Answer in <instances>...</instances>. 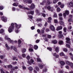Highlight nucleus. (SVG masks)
<instances>
[{
    "label": "nucleus",
    "mask_w": 73,
    "mask_h": 73,
    "mask_svg": "<svg viewBox=\"0 0 73 73\" xmlns=\"http://www.w3.org/2000/svg\"><path fill=\"white\" fill-rule=\"evenodd\" d=\"M22 53H25V52H26V49H23L22 50Z\"/></svg>",
    "instance_id": "nucleus-31"
},
{
    "label": "nucleus",
    "mask_w": 73,
    "mask_h": 73,
    "mask_svg": "<svg viewBox=\"0 0 73 73\" xmlns=\"http://www.w3.org/2000/svg\"><path fill=\"white\" fill-rule=\"evenodd\" d=\"M28 2L29 4H31L32 3V0H24V1L25 2H27L28 1Z\"/></svg>",
    "instance_id": "nucleus-10"
},
{
    "label": "nucleus",
    "mask_w": 73,
    "mask_h": 73,
    "mask_svg": "<svg viewBox=\"0 0 73 73\" xmlns=\"http://www.w3.org/2000/svg\"><path fill=\"white\" fill-rule=\"evenodd\" d=\"M31 29H32V30H33V29H35V27H32L31 28Z\"/></svg>",
    "instance_id": "nucleus-60"
},
{
    "label": "nucleus",
    "mask_w": 73,
    "mask_h": 73,
    "mask_svg": "<svg viewBox=\"0 0 73 73\" xmlns=\"http://www.w3.org/2000/svg\"><path fill=\"white\" fill-rule=\"evenodd\" d=\"M62 26H58L56 28V31H60V30H61L62 29Z\"/></svg>",
    "instance_id": "nucleus-7"
},
{
    "label": "nucleus",
    "mask_w": 73,
    "mask_h": 73,
    "mask_svg": "<svg viewBox=\"0 0 73 73\" xmlns=\"http://www.w3.org/2000/svg\"><path fill=\"white\" fill-rule=\"evenodd\" d=\"M68 21L69 22H72V20L71 19H68Z\"/></svg>",
    "instance_id": "nucleus-53"
},
{
    "label": "nucleus",
    "mask_w": 73,
    "mask_h": 73,
    "mask_svg": "<svg viewBox=\"0 0 73 73\" xmlns=\"http://www.w3.org/2000/svg\"><path fill=\"white\" fill-rule=\"evenodd\" d=\"M0 9L1 10L3 9V7L2 6H0Z\"/></svg>",
    "instance_id": "nucleus-49"
},
{
    "label": "nucleus",
    "mask_w": 73,
    "mask_h": 73,
    "mask_svg": "<svg viewBox=\"0 0 73 73\" xmlns=\"http://www.w3.org/2000/svg\"><path fill=\"white\" fill-rule=\"evenodd\" d=\"M61 11V9L60 7H58L57 9V12H60Z\"/></svg>",
    "instance_id": "nucleus-27"
},
{
    "label": "nucleus",
    "mask_w": 73,
    "mask_h": 73,
    "mask_svg": "<svg viewBox=\"0 0 73 73\" xmlns=\"http://www.w3.org/2000/svg\"><path fill=\"white\" fill-rule=\"evenodd\" d=\"M55 51L56 52H59V48L56 47L55 48Z\"/></svg>",
    "instance_id": "nucleus-14"
},
{
    "label": "nucleus",
    "mask_w": 73,
    "mask_h": 73,
    "mask_svg": "<svg viewBox=\"0 0 73 73\" xmlns=\"http://www.w3.org/2000/svg\"><path fill=\"white\" fill-rule=\"evenodd\" d=\"M59 23L60 25H63V24H64V22L62 21H60Z\"/></svg>",
    "instance_id": "nucleus-25"
},
{
    "label": "nucleus",
    "mask_w": 73,
    "mask_h": 73,
    "mask_svg": "<svg viewBox=\"0 0 73 73\" xmlns=\"http://www.w3.org/2000/svg\"><path fill=\"white\" fill-rule=\"evenodd\" d=\"M66 46L67 47V48H69L70 47V45H69L68 44H66Z\"/></svg>",
    "instance_id": "nucleus-41"
},
{
    "label": "nucleus",
    "mask_w": 73,
    "mask_h": 73,
    "mask_svg": "<svg viewBox=\"0 0 73 73\" xmlns=\"http://www.w3.org/2000/svg\"><path fill=\"white\" fill-rule=\"evenodd\" d=\"M66 43L70 44V42H69V41H70V38H66Z\"/></svg>",
    "instance_id": "nucleus-9"
},
{
    "label": "nucleus",
    "mask_w": 73,
    "mask_h": 73,
    "mask_svg": "<svg viewBox=\"0 0 73 73\" xmlns=\"http://www.w3.org/2000/svg\"><path fill=\"white\" fill-rule=\"evenodd\" d=\"M21 42V40H18V44H20Z\"/></svg>",
    "instance_id": "nucleus-51"
},
{
    "label": "nucleus",
    "mask_w": 73,
    "mask_h": 73,
    "mask_svg": "<svg viewBox=\"0 0 73 73\" xmlns=\"http://www.w3.org/2000/svg\"><path fill=\"white\" fill-rule=\"evenodd\" d=\"M29 46H30L31 47H32V48H33V45H32V44H29Z\"/></svg>",
    "instance_id": "nucleus-59"
},
{
    "label": "nucleus",
    "mask_w": 73,
    "mask_h": 73,
    "mask_svg": "<svg viewBox=\"0 0 73 73\" xmlns=\"http://www.w3.org/2000/svg\"><path fill=\"white\" fill-rule=\"evenodd\" d=\"M5 46L6 47V49L7 50H9V49H10V48H9V47L8 46V44H6Z\"/></svg>",
    "instance_id": "nucleus-13"
},
{
    "label": "nucleus",
    "mask_w": 73,
    "mask_h": 73,
    "mask_svg": "<svg viewBox=\"0 0 73 73\" xmlns=\"http://www.w3.org/2000/svg\"><path fill=\"white\" fill-rule=\"evenodd\" d=\"M18 5H19L18 3H14L13 4V5L15 7H17V6H18Z\"/></svg>",
    "instance_id": "nucleus-19"
},
{
    "label": "nucleus",
    "mask_w": 73,
    "mask_h": 73,
    "mask_svg": "<svg viewBox=\"0 0 73 73\" xmlns=\"http://www.w3.org/2000/svg\"><path fill=\"white\" fill-rule=\"evenodd\" d=\"M5 39H7V40H8V41H10V43H12V44H13V40H11V39L10 38H8L7 36H6L5 37Z\"/></svg>",
    "instance_id": "nucleus-4"
},
{
    "label": "nucleus",
    "mask_w": 73,
    "mask_h": 73,
    "mask_svg": "<svg viewBox=\"0 0 73 73\" xmlns=\"http://www.w3.org/2000/svg\"><path fill=\"white\" fill-rule=\"evenodd\" d=\"M15 27L17 29H19V28H20L21 26V25L20 24H19V25L18 26L17 23H15Z\"/></svg>",
    "instance_id": "nucleus-5"
},
{
    "label": "nucleus",
    "mask_w": 73,
    "mask_h": 73,
    "mask_svg": "<svg viewBox=\"0 0 73 73\" xmlns=\"http://www.w3.org/2000/svg\"><path fill=\"white\" fill-rule=\"evenodd\" d=\"M60 63L62 65H65V62L62 61H60Z\"/></svg>",
    "instance_id": "nucleus-21"
},
{
    "label": "nucleus",
    "mask_w": 73,
    "mask_h": 73,
    "mask_svg": "<svg viewBox=\"0 0 73 73\" xmlns=\"http://www.w3.org/2000/svg\"><path fill=\"white\" fill-rule=\"evenodd\" d=\"M37 61L38 62H41V59L40 58H37Z\"/></svg>",
    "instance_id": "nucleus-39"
},
{
    "label": "nucleus",
    "mask_w": 73,
    "mask_h": 73,
    "mask_svg": "<svg viewBox=\"0 0 73 73\" xmlns=\"http://www.w3.org/2000/svg\"><path fill=\"white\" fill-rule=\"evenodd\" d=\"M69 11L68 10H65L64 12L63 13V16L64 18L66 17V15H69Z\"/></svg>",
    "instance_id": "nucleus-2"
},
{
    "label": "nucleus",
    "mask_w": 73,
    "mask_h": 73,
    "mask_svg": "<svg viewBox=\"0 0 73 73\" xmlns=\"http://www.w3.org/2000/svg\"><path fill=\"white\" fill-rule=\"evenodd\" d=\"M4 67L5 68H7V67H8L9 68H12V66L11 65H9L8 66H5Z\"/></svg>",
    "instance_id": "nucleus-8"
},
{
    "label": "nucleus",
    "mask_w": 73,
    "mask_h": 73,
    "mask_svg": "<svg viewBox=\"0 0 73 73\" xmlns=\"http://www.w3.org/2000/svg\"><path fill=\"white\" fill-rule=\"evenodd\" d=\"M30 62L31 64H33L34 62V61L32 59H31L30 60Z\"/></svg>",
    "instance_id": "nucleus-35"
},
{
    "label": "nucleus",
    "mask_w": 73,
    "mask_h": 73,
    "mask_svg": "<svg viewBox=\"0 0 73 73\" xmlns=\"http://www.w3.org/2000/svg\"><path fill=\"white\" fill-rule=\"evenodd\" d=\"M40 69H42V68H43V65H40Z\"/></svg>",
    "instance_id": "nucleus-55"
},
{
    "label": "nucleus",
    "mask_w": 73,
    "mask_h": 73,
    "mask_svg": "<svg viewBox=\"0 0 73 73\" xmlns=\"http://www.w3.org/2000/svg\"><path fill=\"white\" fill-rule=\"evenodd\" d=\"M22 68L23 69L25 70L26 69V67L24 66H23Z\"/></svg>",
    "instance_id": "nucleus-63"
},
{
    "label": "nucleus",
    "mask_w": 73,
    "mask_h": 73,
    "mask_svg": "<svg viewBox=\"0 0 73 73\" xmlns=\"http://www.w3.org/2000/svg\"><path fill=\"white\" fill-rule=\"evenodd\" d=\"M66 64H67V65H70V62L68 61H67L66 62Z\"/></svg>",
    "instance_id": "nucleus-37"
},
{
    "label": "nucleus",
    "mask_w": 73,
    "mask_h": 73,
    "mask_svg": "<svg viewBox=\"0 0 73 73\" xmlns=\"http://www.w3.org/2000/svg\"><path fill=\"white\" fill-rule=\"evenodd\" d=\"M70 7H73V2H71L70 4Z\"/></svg>",
    "instance_id": "nucleus-24"
},
{
    "label": "nucleus",
    "mask_w": 73,
    "mask_h": 73,
    "mask_svg": "<svg viewBox=\"0 0 73 73\" xmlns=\"http://www.w3.org/2000/svg\"><path fill=\"white\" fill-rule=\"evenodd\" d=\"M23 9H27V10H29V8H28L27 7H24Z\"/></svg>",
    "instance_id": "nucleus-42"
},
{
    "label": "nucleus",
    "mask_w": 73,
    "mask_h": 73,
    "mask_svg": "<svg viewBox=\"0 0 73 73\" xmlns=\"http://www.w3.org/2000/svg\"><path fill=\"white\" fill-rule=\"evenodd\" d=\"M19 8H23V6H22L21 5H19Z\"/></svg>",
    "instance_id": "nucleus-58"
},
{
    "label": "nucleus",
    "mask_w": 73,
    "mask_h": 73,
    "mask_svg": "<svg viewBox=\"0 0 73 73\" xmlns=\"http://www.w3.org/2000/svg\"><path fill=\"white\" fill-rule=\"evenodd\" d=\"M27 60H29L30 59V56H27Z\"/></svg>",
    "instance_id": "nucleus-46"
},
{
    "label": "nucleus",
    "mask_w": 73,
    "mask_h": 73,
    "mask_svg": "<svg viewBox=\"0 0 73 73\" xmlns=\"http://www.w3.org/2000/svg\"><path fill=\"white\" fill-rule=\"evenodd\" d=\"M39 41H40V40H37L36 41V43H38V42H39Z\"/></svg>",
    "instance_id": "nucleus-52"
},
{
    "label": "nucleus",
    "mask_w": 73,
    "mask_h": 73,
    "mask_svg": "<svg viewBox=\"0 0 73 73\" xmlns=\"http://www.w3.org/2000/svg\"><path fill=\"white\" fill-rule=\"evenodd\" d=\"M54 23H58V21H57V19H54Z\"/></svg>",
    "instance_id": "nucleus-36"
},
{
    "label": "nucleus",
    "mask_w": 73,
    "mask_h": 73,
    "mask_svg": "<svg viewBox=\"0 0 73 73\" xmlns=\"http://www.w3.org/2000/svg\"><path fill=\"white\" fill-rule=\"evenodd\" d=\"M4 32V30L3 29H1L0 30V34Z\"/></svg>",
    "instance_id": "nucleus-18"
},
{
    "label": "nucleus",
    "mask_w": 73,
    "mask_h": 73,
    "mask_svg": "<svg viewBox=\"0 0 73 73\" xmlns=\"http://www.w3.org/2000/svg\"><path fill=\"white\" fill-rule=\"evenodd\" d=\"M29 51H30V52H32V51H33V49L31 48H29Z\"/></svg>",
    "instance_id": "nucleus-43"
},
{
    "label": "nucleus",
    "mask_w": 73,
    "mask_h": 73,
    "mask_svg": "<svg viewBox=\"0 0 73 73\" xmlns=\"http://www.w3.org/2000/svg\"><path fill=\"white\" fill-rule=\"evenodd\" d=\"M48 20H49V21H48V23H51L50 20H52V18H51V17H49L48 18Z\"/></svg>",
    "instance_id": "nucleus-17"
},
{
    "label": "nucleus",
    "mask_w": 73,
    "mask_h": 73,
    "mask_svg": "<svg viewBox=\"0 0 73 73\" xmlns=\"http://www.w3.org/2000/svg\"><path fill=\"white\" fill-rule=\"evenodd\" d=\"M37 32L38 33H40V30L39 29H38L37 30Z\"/></svg>",
    "instance_id": "nucleus-61"
},
{
    "label": "nucleus",
    "mask_w": 73,
    "mask_h": 73,
    "mask_svg": "<svg viewBox=\"0 0 73 73\" xmlns=\"http://www.w3.org/2000/svg\"><path fill=\"white\" fill-rule=\"evenodd\" d=\"M59 16L60 17H61V16H62V14L61 13H60L59 14Z\"/></svg>",
    "instance_id": "nucleus-50"
},
{
    "label": "nucleus",
    "mask_w": 73,
    "mask_h": 73,
    "mask_svg": "<svg viewBox=\"0 0 73 73\" xmlns=\"http://www.w3.org/2000/svg\"><path fill=\"white\" fill-rule=\"evenodd\" d=\"M14 68L15 69H18V67L15 66L14 67Z\"/></svg>",
    "instance_id": "nucleus-64"
},
{
    "label": "nucleus",
    "mask_w": 73,
    "mask_h": 73,
    "mask_svg": "<svg viewBox=\"0 0 73 73\" xmlns=\"http://www.w3.org/2000/svg\"><path fill=\"white\" fill-rule=\"evenodd\" d=\"M36 13H37V15H40V13H39L38 10H36Z\"/></svg>",
    "instance_id": "nucleus-40"
},
{
    "label": "nucleus",
    "mask_w": 73,
    "mask_h": 73,
    "mask_svg": "<svg viewBox=\"0 0 73 73\" xmlns=\"http://www.w3.org/2000/svg\"><path fill=\"white\" fill-rule=\"evenodd\" d=\"M34 48L35 50H36L38 49V46L37 45H34Z\"/></svg>",
    "instance_id": "nucleus-22"
},
{
    "label": "nucleus",
    "mask_w": 73,
    "mask_h": 73,
    "mask_svg": "<svg viewBox=\"0 0 73 73\" xmlns=\"http://www.w3.org/2000/svg\"><path fill=\"white\" fill-rule=\"evenodd\" d=\"M63 30L64 32H66V27L64 28Z\"/></svg>",
    "instance_id": "nucleus-44"
},
{
    "label": "nucleus",
    "mask_w": 73,
    "mask_h": 73,
    "mask_svg": "<svg viewBox=\"0 0 73 73\" xmlns=\"http://www.w3.org/2000/svg\"><path fill=\"white\" fill-rule=\"evenodd\" d=\"M0 58L1 59H3V58H4V56H3L2 55H1L0 56Z\"/></svg>",
    "instance_id": "nucleus-56"
},
{
    "label": "nucleus",
    "mask_w": 73,
    "mask_h": 73,
    "mask_svg": "<svg viewBox=\"0 0 73 73\" xmlns=\"http://www.w3.org/2000/svg\"><path fill=\"white\" fill-rule=\"evenodd\" d=\"M59 44L60 45H62L64 44L63 43V42L62 40H60L59 42Z\"/></svg>",
    "instance_id": "nucleus-20"
},
{
    "label": "nucleus",
    "mask_w": 73,
    "mask_h": 73,
    "mask_svg": "<svg viewBox=\"0 0 73 73\" xmlns=\"http://www.w3.org/2000/svg\"><path fill=\"white\" fill-rule=\"evenodd\" d=\"M63 50L64 51V52H68V50H67V49L66 48H64L63 49Z\"/></svg>",
    "instance_id": "nucleus-45"
},
{
    "label": "nucleus",
    "mask_w": 73,
    "mask_h": 73,
    "mask_svg": "<svg viewBox=\"0 0 73 73\" xmlns=\"http://www.w3.org/2000/svg\"><path fill=\"white\" fill-rule=\"evenodd\" d=\"M70 66H71L72 68H73V63L71 62L70 63Z\"/></svg>",
    "instance_id": "nucleus-26"
},
{
    "label": "nucleus",
    "mask_w": 73,
    "mask_h": 73,
    "mask_svg": "<svg viewBox=\"0 0 73 73\" xmlns=\"http://www.w3.org/2000/svg\"><path fill=\"white\" fill-rule=\"evenodd\" d=\"M59 19L60 20H62V17H59Z\"/></svg>",
    "instance_id": "nucleus-62"
},
{
    "label": "nucleus",
    "mask_w": 73,
    "mask_h": 73,
    "mask_svg": "<svg viewBox=\"0 0 73 73\" xmlns=\"http://www.w3.org/2000/svg\"><path fill=\"white\" fill-rule=\"evenodd\" d=\"M35 5L33 4H32L31 5L30 8L31 9H33L34 8H35Z\"/></svg>",
    "instance_id": "nucleus-12"
},
{
    "label": "nucleus",
    "mask_w": 73,
    "mask_h": 73,
    "mask_svg": "<svg viewBox=\"0 0 73 73\" xmlns=\"http://www.w3.org/2000/svg\"><path fill=\"white\" fill-rule=\"evenodd\" d=\"M47 49H48V50H49L50 51H51L52 50V48L48 47L47 48Z\"/></svg>",
    "instance_id": "nucleus-34"
},
{
    "label": "nucleus",
    "mask_w": 73,
    "mask_h": 73,
    "mask_svg": "<svg viewBox=\"0 0 73 73\" xmlns=\"http://www.w3.org/2000/svg\"><path fill=\"white\" fill-rule=\"evenodd\" d=\"M57 40H52V43H53V44H57Z\"/></svg>",
    "instance_id": "nucleus-16"
},
{
    "label": "nucleus",
    "mask_w": 73,
    "mask_h": 73,
    "mask_svg": "<svg viewBox=\"0 0 73 73\" xmlns=\"http://www.w3.org/2000/svg\"><path fill=\"white\" fill-rule=\"evenodd\" d=\"M57 14L55 13H54V15L53 16V17H57Z\"/></svg>",
    "instance_id": "nucleus-38"
},
{
    "label": "nucleus",
    "mask_w": 73,
    "mask_h": 73,
    "mask_svg": "<svg viewBox=\"0 0 73 73\" xmlns=\"http://www.w3.org/2000/svg\"><path fill=\"white\" fill-rule=\"evenodd\" d=\"M60 56H65V55L64 54V53L62 52L60 54Z\"/></svg>",
    "instance_id": "nucleus-23"
},
{
    "label": "nucleus",
    "mask_w": 73,
    "mask_h": 73,
    "mask_svg": "<svg viewBox=\"0 0 73 73\" xmlns=\"http://www.w3.org/2000/svg\"><path fill=\"white\" fill-rule=\"evenodd\" d=\"M29 70H30V71H32V70H33V68H32V67H30L29 68Z\"/></svg>",
    "instance_id": "nucleus-28"
},
{
    "label": "nucleus",
    "mask_w": 73,
    "mask_h": 73,
    "mask_svg": "<svg viewBox=\"0 0 73 73\" xmlns=\"http://www.w3.org/2000/svg\"><path fill=\"white\" fill-rule=\"evenodd\" d=\"M66 69H69V66H66Z\"/></svg>",
    "instance_id": "nucleus-57"
},
{
    "label": "nucleus",
    "mask_w": 73,
    "mask_h": 73,
    "mask_svg": "<svg viewBox=\"0 0 73 73\" xmlns=\"http://www.w3.org/2000/svg\"><path fill=\"white\" fill-rule=\"evenodd\" d=\"M48 38H51L52 37V36H51V35H48Z\"/></svg>",
    "instance_id": "nucleus-48"
},
{
    "label": "nucleus",
    "mask_w": 73,
    "mask_h": 73,
    "mask_svg": "<svg viewBox=\"0 0 73 73\" xmlns=\"http://www.w3.org/2000/svg\"><path fill=\"white\" fill-rule=\"evenodd\" d=\"M49 28L50 30L52 31H54V30H55V28L53 25H51L49 27Z\"/></svg>",
    "instance_id": "nucleus-3"
},
{
    "label": "nucleus",
    "mask_w": 73,
    "mask_h": 73,
    "mask_svg": "<svg viewBox=\"0 0 73 73\" xmlns=\"http://www.w3.org/2000/svg\"><path fill=\"white\" fill-rule=\"evenodd\" d=\"M22 56L23 57L25 58V57H26V55L24 54H23L22 55Z\"/></svg>",
    "instance_id": "nucleus-30"
},
{
    "label": "nucleus",
    "mask_w": 73,
    "mask_h": 73,
    "mask_svg": "<svg viewBox=\"0 0 73 73\" xmlns=\"http://www.w3.org/2000/svg\"><path fill=\"white\" fill-rule=\"evenodd\" d=\"M13 48H14V50H15V51L16 52V51H17V49H16V47H14L13 46H11V49H13Z\"/></svg>",
    "instance_id": "nucleus-15"
},
{
    "label": "nucleus",
    "mask_w": 73,
    "mask_h": 73,
    "mask_svg": "<svg viewBox=\"0 0 73 73\" xmlns=\"http://www.w3.org/2000/svg\"><path fill=\"white\" fill-rule=\"evenodd\" d=\"M1 19L4 22H6L7 21V18L4 17H1Z\"/></svg>",
    "instance_id": "nucleus-6"
},
{
    "label": "nucleus",
    "mask_w": 73,
    "mask_h": 73,
    "mask_svg": "<svg viewBox=\"0 0 73 73\" xmlns=\"http://www.w3.org/2000/svg\"><path fill=\"white\" fill-rule=\"evenodd\" d=\"M28 13H31V15H33V14H34V11H31L30 12V13L29 12Z\"/></svg>",
    "instance_id": "nucleus-29"
},
{
    "label": "nucleus",
    "mask_w": 73,
    "mask_h": 73,
    "mask_svg": "<svg viewBox=\"0 0 73 73\" xmlns=\"http://www.w3.org/2000/svg\"><path fill=\"white\" fill-rule=\"evenodd\" d=\"M58 0H54L53 2V3L54 4H55V3H56L57 1H58Z\"/></svg>",
    "instance_id": "nucleus-33"
},
{
    "label": "nucleus",
    "mask_w": 73,
    "mask_h": 73,
    "mask_svg": "<svg viewBox=\"0 0 73 73\" xmlns=\"http://www.w3.org/2000/svg\"><path fill=\"white\" fill-rule=\"evenodd\" d=\"M13 60H16V61H17V58L16 57H13Z\"/></svg>",
    "instance_id": "nucleus-47"
},
{
    "label": "nucleus",
    "mask_w": 73,
    "mask_h": 73,
    "mask_svg": "<svg viewBox=\"0 0 73 73\" xmlns=\"http://www.w3.org/2000/svg\"><path fill=\"white\" fill-rule=\"evenodd\" d=\"M30 18V19H32V16H28Z\"/></svg>",
    "instance_id": "nucleus-54"
},
{
    "label": "nucleus",
    "mask_w": 73,
    "mask_h": 73,
    "mask_svg": "<svg viewBox=\"0 0 73 73\" xmlns=\"http://www.w3.org/2000/svg\"><path fill=\"white\" fill-rule=\"evenodd\" d=\"M15 28L14 26V23H12L11 24V26H10L8 29V31L9 33H11L12 31L14 29V28Z\"/></svg>",
    "instance_id": "nucleus-1"
},
{
    "label": "nucleus",
    "mask_w": 73,
    "mask_h": 73,
    "mask_svg": "<svg viewBox=\"0 0 73 73\" xmlns=\"http://www.w3.org/2000/svg\"><path fill=\"white\" fill-rule=\"evenodd\" d=\"M64 7V4H62L60 6V7L61 8H63Z\"/></svg>",
    "instance_id": "nucleus-32"
},
{
    "label": "nucleus",
    "mask_w": 73,
    "mask_h": 73,
    "mask_svg": "<svg viewBox=\"0 0 73 73\" xmlns=\"http://www.w3.org/2000/svg\"><path fill=\"white\" fill-rule=\"evenodd\" d=\"M47 9H48V10H50V11H52V12H53V8L50 7L48 6L47 7Z\"/></svg>",
    "instance_id": "nucleus-11"
}]
</instances>
